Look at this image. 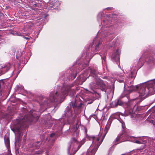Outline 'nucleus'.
Returning <instances> with one entry per match:
<instances>
[{"mask_svg":"<svg viewBox=\"0 0 155 155\" xmlns=\"http://www.w3.org/2000/svg\"><path fill=\"white\" fill-rule=\"evenodd\" d=\"M81 105V102L76 99L70 102L65 110L64 116H62L61 120H58L56 122L58 124V125L61 128L65 124H75L76 126L74 131H76L77 126L81 124L80 117L78 113Z\"/></svg>","mask_w":155,"mask_h":155,"instance_id":"f257e3e1","label":"nucleus"},{"mask_svg":"<svg viewBox=\"0 0 155 155\" xmlns=\"http://www.w3.org/2000/svg\"><path fill=\"white\" fill-rule=\"evenodd\" d=\"M76 86L74 87V84H66L63 85V87L58 86L56 91L51 92L49 95V98H44V102L40 104L41 107H44L46 108V106H49V104L52 102L61 103L65 97L69 94L73 95L75 93Z\"/></svg>","mask_w":155,"mask_h":155,"instance_id":"f03ea898","label":"nucleus"},{"mask_svg":"<svg viewBox=\"0 0 155 155\" xmlns=\"http://www.w3.org/2000/svg\"><path fill=\"white\" fill-rule=\"evenodd\" d=\"M96 70L94 68H89L83 74L78 76L76 81V84L81 85L86 79L90 76L92 78L94 81L90 84V91H89L92 94L96 93V91L94 89H100L102 91H105L106 87L105 85L102 80H101L97 76Z\"/></svg>","mask_w":155,"mask_h":155,"instance_id":"7ed1b4c3","label":"nucleus"},{"mask_svg":"<svg viewBox=\"0 0 155 155\" xmlns=\"http://www.w3.org/2000/svg\"><path fill=\"white\" fill-rule=\"evenodd\" d=\"M23 115H20L18 118L13 122L14 129L19 135V137L22 136L21 133L24 130L28 127V123L33 121V116L28 110L24 107L22 110Z\"/></svg>","mask_w":155,"mask_h":155,"instance_id":"20e7f679","label":"nucleus"},{"mask_svg":"<svg viewBox=\"0 0 155 155\" xmlns=\"http://www.w3.org/2000/svg\"><path fill=\"white\" fill-rule=\"evenodd\" d=\"M112 123L111 120H108L106 125L103 134H100L98 136H89L87 134V130L86 127L84 128V133L86 135V138L89 140H92L93 141L92 145L94 148L90 152L88 151L86 155H94L96 152L98 148L102 143L106 134L107 133Z\"/></svg>","mask_w":155,"mask_h":155,"instance_id":"39448f33","label":"nucleus"},{"mask_svg":"<svg viewBox=\"0 0 155 155\" xmlns=\"http://www.w3.org/2000/svg\"><path fill=\"white\" fill-rule=\"evenodd\" d=\"M117 81L120 83H124V87L127 89L129 88L128 91H137L139 94V96L140 98L143 100L145 97V82L143 83L134 86L129 84L128 80L126 79L125 81L124 79L122 80L118 79Z\"/></svg>","mask_w":155,"mask_h":155,"instance_id":"423d86ee","label":"nucleus"},{"mask_svg":"<svg viewBox=\"0 0 155 155\" xmlns=\"http://www.w3.org/2000/svg\"><path fill=\"white\" fill-rule=\"evenodd\" d=\"M145 138L144 137H129L124 130H123L121 134H119L114 141V145H116L120 142L129 141L138 144H145Z\"/></svg>","mask_w":155,"mask_h":155,"instance_id":"0eeeda50","label":"nucleus"},{"mask_svg":"<svg viewBox=\"0 0 155 155\" xmlns=\"http://www.w3.org/2000/svg\"><path fill=\"white\" fill-rule=\"evenodd\" d=\"M145 138L144 137H129L124 130H123L121 134H119L114 141V145H116L120 142L129 141L138 144H145Z\"/></svg>","mask_w":155,"mask_h":155,"instance_id":"6e6552de","label":"nucleus"},{"mask_svg":"<svg viewBox=\"0 0 155 155\" xmlns=\"http://www.w3.org/2000/svg\"><path fill=\"white\" fill-rule=\"evenodd\" d=\"M110 18L108 16H107L106 20H104L101 22L102 27L101 28V30H100L98 32V34H101V35L103 38L104 41H110L114 37V35L112 33H109V30H112V26H110L108 28V29H105L107 28V27L109 26V24L110 23V21L109 20Z\"/></svg>","mask_w":155,"mask_h":155,"instance_id":"1a4fd4ad","label":"nucleus"},{"mask_svg":"<svg viewBox=\"0 0 155 155\" xmlns=\"http://www.w3.org/2000/svg\"><path fill=\"white\" fill-rule=\"evenodd\" d=\"M32 5L33 7H35L32 10L34 13V14H32L33 15L37 14L42 15V16H44L45 18L46 17V16L44 14L45 13L42 11L43 9L46 8L47 7L46 4L44 2L38 1L37 2L33 3Z\"/></svg>","mask_w":155,"mask_h":155,"instance_id":"9d476101","label":"nucleus"},{"mask_svg":"<svg viewBox=\"0 0 155 155\" xmlns=\"http://www.w3.org/2000/svg\"><path fill=\"white\" fill-rule=\"evenodd\" d=\"M148 140V146L147 149L146 155H155V144L154 146L153 143L154 142L155 140H153L151 138H148L146 137V140Z\"/></svg>","mask_w":155,"mask_h":155,"instance_id":"9b49d317","label":"nucleus"},{"mask_svg":"<svg viewBox=\"0 0 155 155\" xmlns=\"http://www.w3.org/2000/svg\"><path fill=\"white\" fill-rule=\"evenodd\" d=\"M97 38H94L91 47V50L94 51V50L96 51H98L99 49V46L102 44V41L103 39V38L101 36L100 40H98ZM104 40V41H105Z\"/></svg>","mask_w":155,"mask_h":155,"instance_id":"f8f14e48","label":"nucleus"},{"mask_svg":"<svg viewBox=\"0 0 155 155\" xmlns=\"http://www.w3.org/2000/svg\"><path fill=\"white\" fill-rule=\"evenodd\" d=\"M147 88L148 93L150 95L153 94L155 91V79L146 81V88Z\"/></svg>","mask_w":155,"mask_h":155,"instance_id":"ddd939ff","label":"nucleus"},{"mask_svg":"<svg viewBox=\"0 0 155 155\" xmlns=\"http://www.w3.org/2000/svg\"><path fill=\"white\" fill-rule=\"evenodd\" d=\"M75 68L74 66H73L71 68L70 71V74L69 76L67 77V79L69 80H73L76 76L77 73L78 72V70H77L76 69H74Z\"/></svg>","mask_w":155,"mask_h":155,"instance_id":"4468645a","label":"nucleus"},{"mask_svg":"<svg viewBox=\"0 0 155 155\" xmlns=\"http://www.w3.org/2000/svg\"><path fill=\"white\" fill-rule=\"evenodd\" d=\"M111 58L112 61L116 62L119 67L120 68L119 63V50H117L116 52L112 54Z\"/></svg>","mask_w":155,"mask_h":155,"instance_id":"2eb2a0df","label":"nucleus"},{"mask_svg":"<svg viewBox=\"0 0 155 155\" xmlns=\"http://www.w3.org/2000/svg\"><path fill=\"white\" fill-rule=\"evenodd\" d=\"M145 114H138L136 116V119L137 121L142 125H144L145 120Z\"/></svg>","mask_w":155,"mask_h":155,"instance_id":"dca6fc26","label":"nucleus"},{"mask_svg":"<svg viewBox=\"0 0 155 155\" xmlns=\"http://www.w3.org/2000/svg\"><path fill=\"white\" fill-rule=\"evenodd\" d=\"M89 51H88L87 52L86 55L85 56V60L84 61V63L86 66L88 65V63L91 59L92 58L93 56H92L91 52Z\"/></svg>","mask_w":155,"mask_h":155,"instance_id":"f3484780","label":"nucleus"},{"mask_svg":"<svg viewBox=\"0 0 155 155\" xmlns=\"http://www.w3.org/2000/svg\"><path fill=\"white\" fill-rule=\"evenodd\" d=\"M58 136L56 133H52L48 138H46V141H48L50 143H52Z\"/></svg>","mask_w":155,"mask_h":155,"instance_id":"a211bd4d","label":"nucleus"},{"mask_svg":"<svg viewBox=\"0 0 155 155\" xmlns=\"http://www.w3.org/2000/svg\"><path fill=\"white\" fill-rule=\"evenodd\" d=\"M10 64L8 63L2 69H0V75L3 74L9 70L10 68Z\"/></svg>","mask_w":155,"mask_h":155,"instance_id":"6ab92c4d","label":"nucleus"},{"mask_svg":"<svg viewBox=\"0 0 155 155\" xmlns=\"http://www.w3.org/2000/svg\"><path fill=\"white\" fill-rule=\"evenodd\" d=\"M44 143V141L43 140L40 141H37L34 143L32 145V146L34 148L38 149L43 145Z\"/></svg>","mask_w":155,"mask_h":155,"instance_id":"aec40b11","label":"nucleus"},{"mask_svg":"<svg viewBox=\"0 0 155 155\" xmlns=\"http://www.w3.org/2000/svg\"><path fill=\"white\" fill-rule=\"evenodd\" d=\"M145 58L143 56H142L139 59L138 62V66L140 68L143 65L145 61Z\"/></svg>","mask_w":155,"mask_h":155,"instance_id":"412c9836","label":"nucleus"},{"mask_svg":"<svg viewBox=\"0 0 155 155\" xmlns=\"http://www.w3.org/2000/svg\"><path fill=\"white\" fill-rule=\"evenodd\" d=\"M105 15L102 12H100L97 15V21H101V19H103V18L105 16Z\"/></svg>","mask_w":155,"mask_h":155,"instance_id":"4be33fe9","label":"nucleus"},{"mask_svg":"<svg viewBox=\"0 0 155 155\" xmlns=\"http://www.w3.org/2000/svg\"><path fill=\"white\" fill-rule=\"evenodd\" d=\"M136 101V99H132V100L130 101V102H129V106H130V105L131 104H133V105L132 106H131V108H132L133 107H134V108L135 107L136 108L137 107L136 106V104L137 103V102L135 101Z\"/></svg>","mask_w":155,"mask_h":155,"instance_id":"5701e85b","label":"nucleus"},{"mask_svg":"<svg viewBox=\"0 0 155 155\" xmlns=\"http://www.w3.org/2000/svg\"><path fill=\"white\" fill-rule=\"evenodd\" d=\"M6 146L8 150L10 148L9 140L8 138H7L6 141H5Z\"/></svg>","mask_w":155,"mask_h":155,"instance_id":"b1692460","label":"nucleus"},{"mask_svg":"<svg viewBox=\"0 0 155 155\" xmlns=\"http://www.w3.org/2000/svg\"><path fill=\"white\" fill-rule=\"evenodd\" d=\"M136 76V74L134 72L131 71L129 75V77L132 78L134 79Z\"/></svg>","mask_w":155,"mask_h":155,"instance_id":"393cba45","label":"nucleus"},{"mask_svg":"<svg viewBox=\"0 0 155 155\" xmlns=\"http://www.w3.org/2000/svg\"><path fill=\"white\" fill-rule=\"evenodd\" d=\"M119 121H120V123L122 125V127L123 129L124 130H124H124H125L126 127H125V124L124 122L122 120H120Z\"/></svg>","mask_w":155,"mask_h":155,"instance_id":"a878e982","label":"nucleus"},{"mask_svg":"<svg viewBox=\"0 0 155 155\" xmlns=\"http://www.w3.org/2000/svg\"><path fill=\"white\" fill-rule=\"evenodd\" d=\"M105 53L106 52H104L103 56V55L101 54L100 55V56L101 57L102 60H104V61H105L106 59Z\"/></svg>","mask_w":155,"mask_h":155,"instance_id":"bb28decb","label":"nucleus"},{"mask_svg":"<svg viewBox=\"0 0 155 155\" xmlns=\"http://www.w3.org/2000/svg\"><path fill=\"white\" fill-rule=\"evenodd\" d=\"M11 33L15 35L20 36L21 35V33H18L16 32L12 31Z\"/></svg>","mask_w":155,"mask_h":155,"instance_id":"cd10ccee","label":"nucleus"},{"mask_svg":"<svg viewBox=\"0 0 155 155\" xmlns=\"http://www.w3.org/2000/svg\"><path fill=\"white\" fill-rule=\"evenodd\" d=\"M44 120H45V125H47V124L45 122L46 121V123H47V121H48V122H49V125L48 126V127H51L52 126L51 124V123L50 121H49L48 119L47 120V119L46 120L45 119Z\"/></svg>","mask_w":155,"mask_h":155,"instance_id":"c85d7f7f","label":"nucleus"},{"mask_svg":"<svg viewBox=\"0 0 155 155\" xmlns=\"http://www.w3.org/2000/svg\"><path fill=\"white\" fill-rule=\"evenodd\" d=\"M119 103V100H115L114 101V106H115V107H116L118 105H119V104H118Z\"/></svg>","mask_w":155,"mask_h":155,"instance_id":"c756f323","label":"nucleus"},{"mask_svg":"<svg viewBox=\"0 0 155 155\" xmlns=\"http://www.w3.org/2000/svg\"><path fill=\"white\" fill-rule=\"evenodd\" d=\"M124 75L123 73H118L117 74V76L119 77L120 78H122L124 76Z\"/></svg>","mask_w":155,"mask_h":155,"instance_id":"7c9ffc66","label":"nucleus"},{"mask_svg":"<svg viewBox=\"0 0 155 155\" xmlns=\"http://www.w3.org/2000/svg\"><path fill=\"white\" fill-rule=\"evenodd\" d=\"M4 82L3 81L1 80H0V87H1L4 85Z\"/></svg>","mask_w":155,"mask_h":155,"instance_id":"2f4dec72","label":"nucleus"},{"mask_svg":"<svg viewBox=\"0 0 155 155\" xmlns=\"http://www.w3.org/2000/svg\"><path fill=\"white\" fill-rule=\"evenodd\" d=\"M43 152V151L42 150H39L36 152V153L38 154H42Z\"/></svg>","mask_w":155,"mask_h":155,"instance_id":"473e14b6","label":"nucleus"},{"mask_svg":"<svg viewBox=\"0 0 155 155\" xmlns=\"http://www.w3.org/2000/svg\"><path fill=\"white\" fill-rule=\"evenodd\" d=\"M22 36L24 38L27 40L28 41L30 39H31V37L30 36L28 37H25L24 36Z\"/></svg>","mask_w":155,"mask_h":155,"instance_id":"72a5a7b5","label":"nucleus"},{"mask_svg":"<svg viewBox=\"0 0 155 155\" xmlns=\"http://www.w3.org/2000/svg\"><path fill=\"white\" fill-rule=\"evenodd\" d=\"M148 62L149 63H153L154 64H155V60L153 59L152 60H150Z\"/></svg>","mask_w":155,"mask_h":155,"instance_id":"f704fd0d","label":"nucleus"},{"mask_svg":"<svg viewBox=\"0 0 155 155\" xmlns=\"http://www.w3.org/2000/svg\"><path fill=\"white\" fill-rule=\"evenodd\" d=\"M72 142L71 143H70L71 144L73 142L76 143V140L75 138H73L72 139Z\"/></svg>","mask_w":155,"mask_h":155,"instance_id":"c9c22d12","label":"nucleus"},{"mask_svg":"<svg viewBox=\"0 0 155 155\" xmlns=\"http://www.w3.org/2000/svg\"><path fill=\"white\" fill-rule=\"evenodd\" d=\"M71 145H70V144L69 147H68V154H69V153H70L69 150L71 148Z\"/></svg>","mask_w":155,"mask_h":155,"instance_id":"e433bc0d","label":"nucleus"},{"mask_svg":"<svg viewBox=\"0 0 155 155\" xmlns=\"http://www.w3.org/2000/svg\"><path fill=\"white\" fill-rule=\"evenodd\" d=\"M118 104L119 105H122L123 104V103L121 101L119 100V103Z\"/></svg>","mask_w":155,"mask_h":155,"instance_id":"4c0bfd02","label":"nucleus"},{"mask_svg":"<svg viewBox=\"0 0 155 155\" xmlns=\"http://www.w3.org/2000/svg\"><path fill=\"white\" fill-rule=\"evenodd\" d=\"M134 109H133V110L131 109L130 110V114L134 113Z\"/></svg>","mask_w":155,"mask_h":155,"instance_id":"58836bf2","label":"nucleus"},{"mask_svg":"<svg viewBox=\"0 0 155 155\" xmlns=\"http://www.w3.org/2000/svg\"><path fill=\"white\" fill-rule=\"evenodd\" d=\"M112 8V7H108V8H107L106 9L108 10H109L111 9Z\"/></svg>","mask_w":155,"mask_h":155,"instance_id":"ea45409f","label":"nucleus"},{"mask_svg":"<svg viewBox=\"0 0 155 155\" xmlns=\"http://www.w3.org/2000/svg\"><path fill=\"white\" fill-rule=\"evenodd\" d=\"M59 4V5H60V3L59 2H58H58H56V3H55V4Z\"/></svg>","mask_w":155,"mask_h":155,"instance_id":"a19ab883","label":"nucleus"},{"mask_svg":"<svg viewBox=\"0 0 155 155\" xmlns=\"http://www.w3.org/2000/svg\"><path fill=\"white\" fill-rule=\"evenodd\" d=\"M10 8L9 6H6L5 9H8V8Z\"/></svg>","mask_w":155,"mask_h":155,"instance_id":"79ce46f5","label":"nucleus"},{"mask_svg":"<svg viewBox=\"0 0 155 155\" xmlns=\"http://www.w3.org/2000/svg\"><path fill=\"white\" fill-rule=\"evenodd\" d=\"M48 116H49H49H50V115H49V114L47 115H45V118H46V117H47Z\"/></svg>","mask_w":155,"mask_h":155,"instance_id":"37998d69","label":"nucleus"},{"mask_svg":"<svg viewBox=\"0 0 155 155\" xmlns=\"http://www.w3.org/2000/svg\"><path fill=\"white\" fill-rule=\"evenodd\" d=\"M83 58H83V57L82 56L81 58L80 59V60H81L82 59H83Z\"/></svg>","mask_w":155,"mask_h":155,"instance_id":"c03bdc74","label":"nucleus"},{"mask_svg":"<svg viewBox=\"0 0 155 155\" xmlns=\"http://www.w3.org/2000/svg\"><path fill=\"white\" fill-rule=\"evenodd\" d=\"M31 25H32V24H31V25H30V27L31 26Z\"/></svg>","mask_w":155,"mask_h":155,"instance_id":"a18cd8bd","label":"nucleus"},{"mask_svg":"<svg viewBox=\"0 0 155 155\" xmlns=\"http://www.w3.org/2000/svg\"><path fill=\"white\" fill-rule=\"evenodd\" d=\"M80 147H81V146H79V147H78L79 148H80Z\"/></svg>","mask_w":155,"mask_h":155,"instance_id":"49530a36","label":"nucleus"},{"mask_svg":"<svg viewBox=\"0 0 155 155\" xmlns=\"http://www.w3.org/2000/svg\"><path fill=\"white\" fill-rule=\"evenodd\" d=\"M17 87H18V85L17 86Z\"/></svg>","mask_w":155,"mask_h":155,"instance_id":"de8ad7c7","label":"nucleus"},{"mask_svg":"<svg viewBox=\"0 0 155 155\" xmlns=\"http://www.w3.org/2000/svg\"><path fill=\"white\" fill-rule=\"evenodd\" d=\"M41 18H39L38 20L40 19Z\"/></svg>","mask_w":155,"mask_h":155,"instance_id":"09e8293b","label":"nucleus"}]
</instances>
